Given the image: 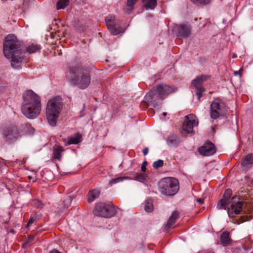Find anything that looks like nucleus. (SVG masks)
<instances>
[{
  "mask_svg": "<svg viewBox=\"0 0 253 253\" xmlns=\"http://www.w3.org/2000/svg\"><path fill=\"white\" fill-rule=\"evenodd\" d=\"M198 151L201 155L209 156L213 155L216 152V148L212 143L207 141L203 146L198 149Z\"/></svg>",
  "mask_w": 253,
  "mask_h": 253,
  "instance_id": "obj_14",
  "label": "nucleus"
},
{
  "mask_svg": "<svg viewBox=\"0 0 253 253\" xmlns=\"http://www.w3.org/2000/svg\"><path fill=\"white\" fill-rule=\"evenodd\" d=\"M3 135L5 141L9 143L14 142L20 138L18 129L16 126L5 128L3 131Z\"/></svg>",
  "mask_w": 253,
  "mask_h": 253,
  "instance_id": "obj_11",
  "label": "nucleus"
},
{
  "mask_svg": "<svg viewBox=\"0 0 253 253\" xmlns=\"http://www.w3.org/2000/svg\"><path fill=\"white\" fill-rule=\"evenodd\" d=\"M197 202L200 203V204H203L204 203V200L202 199L201 198H198L197 199Z\"/></svg>",
  "mask_w": 253,
  "mask_h": 253,
  "instance_id": "obj_42",
  "label": "nucleus"
},
{
  "mask_svg": "<svg viewBox=\"0 0 253 253\" xmlns=\"http://www.w3.org/2000/svg\"><path fill=\"white\" fill-rule=\"evenodd\" d=\"M72 74L71 81L72 84L80 88H87L90 83V71L81 64H78L70 69Z\"/></svg>",
  "mask_w": 253,
  "mask_h": 253,
  "instance_id": "obj_4",
  "label": "nucleus"
},
{
  "mask_svg": "<svg viewBox=\"0 0 253 253\" xmlns=\"http://www.w3.org/2000/svg\"><path fill=\"white\" fill-rule=\"evenodd\" d=\"M41 48V46L40 44L33 43L26 47V51L29 54L34 53L40 50Z\"/></svg>",
  "mask_w": 253,
  "mask_h": 253,
  "instance_id": "obj_25",
  "label": "nucleus"
},
{
  "mask_svg": "<svg viewBox=\"0 0 253 253\" xmlns=\"http://www.w3.org/2000/svg\"><path fill=\"white\" fill-rule=\"evenodd\" d=\"M39 218L37 217L34 218L33 217H31L27 224V227H28L30 226L32 224H33L34 222H36L38 220Z\"/></svg>",
  "mask_w": 253,
  "mask_h": 253,
  "instance_id": "obj_36",
  "label": "nucleus"
},
{
  "mask_svg": "<svg viewBox=\"0 0 253 253\" xmlns=\"http://www.w3.org/2000/svg\"><path fill=\"white\" fill-rule=\"evenodd\" d=\"M128 179V177L126 176H120L115 178H112L110 180V183L111 184H116L117 183L122 182L125 179Z\"/></svg>",
  "mask_w": 253,
  "mask_h": 253,
  "instance_id": "obj_31",
  "label": "nucleus"
},
{
  "mask_svg": "<svg viewBox=\"0 0 253 253\" xmlns=\"http://www.w3.org/2000/svg\"><path fill=\"white\" fill-rule=\"evenodd\" d=\"M105 22L108 29L111 28L115 24V17L113 15L108 16L105 19Z\"/></svg>",
  "mask_w": 253,
  "mask_h": 253,
  "instance_id": "obj_28",
  "label": "nucleus"
},
{
  "mask_svg": "<svg viewBox=\"0 0 253 253\" xmlns=\"http://www.w3.org/2000/svg\"><path fill=\"white\" fill-rule=\"evenodd\" d=\"M239 199L238 196L233 197L230 201L221 199L217 205V209L226 210L227 208L229 216L233 217L236 214H239L242 210L243 202L239 201Z\"/></svg>",
  "mask_w": 253,
  "mask_h": 253,
  "instance_id": "obj_6",
  "label": "nucleus"
},
{
  "mask_svg": "<svg viewBox=\"0 0 253 253\" xmlns=\"http://www.w3.org/2000/svg\"><path fill=\"white\" fill-rule=\"evenodd\" d=\"M111 33L114 35H117L123 31V28L121 27H116L115 24L112 26V27L108 29Z\"/></svg>",
  "mask_w": 253,
  "mask_h": 253,
  "instance_id": "obj_29",
  "label": "nucleus"
},
{
  "mask_svg": "<svg viewBox=\"0 0 253 253\" xmlns=\"http://www.w3.org/2000/svg\"><path fill=\"white\" fill-rule=\"evenodd\" d=\"M198 125V122L196 121V116L193 114H189L185 116L183 129L188 133H193V127L197 126Z\"/></svg>",
  "mask_w": 253,
  "mask_h": 253,
  "instance_id": "obj_12",
  "label": "nucleus"
},
{
  "mask_svg": "<svg viewBox=\"0 0 253 253\" xmlns=\"http://www.w3.org/2000/svg\"><path fill=\"white\" fill-rule=\"evenodd\" d=\"M226 112V109L224 102L219 98L214 99L210 106L211 118L215 120L223 116Z\"/></svg>",
  "mask_w": 253,
  "mask_h": 253,
  "instance_id": "obj_9",
  "label": "nucleus"
},
{
  "mask_svg": "<svg viewBox=\"0 0 253 253\" xmlns=\"http://www.w3.org/2000/svg\"><path fill=\"white\" fill-rule=\"evenodd\" d=\"M63 106L62 98L55 96L50 99L46 107V116L49 124L55 126Z\"/></svg>",
  "mask_w": 253,
  "mask_h": 253,
  "instance_id": "obj_5",
  "label": "nucleus"
},
{
  "mask_svg": "<svg viewBox=\"0 0 253 253\" xmlns=\"http://www.w3.org/2000/svg\"><path fill=\"white\" fill-rule=\"evenodd\" d=\"M237 57V55H236V53H233V54H232V57L233 58H236Z\"/></svg>",
  "mask_w": 253,
  "mask_h": 253,
  "instance_id": "obj_44",
  "label": "nucleus"
},
{
  "mask_svg": "<svg viewBox=\"0 0 253 253\" xmlns=\"http://www.w3.org/2000/svg\"><path fill=\"white\" fill-rule=\"evenodd\" d=\"M241 71H242L241 69H240L239 71H235L234 73V75L236 76L239 75L240 77H241Z\"/></svg>",
  "mask_w": 253,
  "mask_h": 253,
  "instance_id": "obj_41",
  "label": "nucleus"
},
{
  "mask_svg": "<svg viewBox=\"0 0 253 253\" xmlns=\"http://www.w3.org/2000/svg\"><path fill=\"white\" fill-rule=\"evenodd\" d=\"M160 191L163 194L172 196L179 190L178 180L173 177H165L162 179L158 183Z\"/></svg>",
  "mask_w": 253,
  "mask_h": 253,
  "instance_id": "obj_7",
  "label": "nucleus"
},
{
  "mask_svg": "<svg viewBox=\"0 0 253 253\" xmlns=\"http://www.w3.org/2000/svg\"><path fill=\"white\" fill-rule=\"evenodd\" d=\"M144 209L146 211L150 212L153 210V205L152 201L150 200H146L145 203Z\"/></svg>",
  "mask_w": 253,
  "mask_h": 253,
  "instance_id": "obj_30",
  "label": "nucleus"
},
{
  "mask_svg": "<svg viewBox=\"0 0 253 253\" xmlns=\"http://www.w3.org/2000/svg\"><path fill=\"white\" fill-rule=\"evenodd\" d=\"M16 126L19 133V137L22 135L32 134L34 132V129L29 124L24 123Z\"/></svg>",
  "mask_w": 253,
  "mask_h": 253,
  "instance_id": "obj_15",
  "label": "nucleus"
},
{
  "mask_svg": "<svg viewBox=\"0 0 253 253\" xmlns=\"http://www.w3.org/2000/svg\"><path fill=\"white\" fill-rule=\"evenodd\" d=\"M138 0H127L126 6L124 8V11L126 13L129 14L134 8V5Z\"/></svg>",
  "mask_w": 253,
  "mask_h": 253,
  "instance_id": "obj_23",
  "label": "nucleus"
},
{
  "mask_svg": "<svg viewBox=\"0 0 253 253\" xmlns=\"http://www.w3.org/2000/svg\"><path fill=\"white\" fill-rule=\"evenodd\" d=\"M177 37L187 38L191 33V26L189 24H182L177 25L176 27Z\"/></svg>",
  "mask_w": 253,
  "mask_h": 253,
  "instance_id": "obj_13",
  "label": "nucleus"
},
{
  "mask_svg": "<svg viewBox=\"0 0 253 253\" xmlns=\"http://www.w3.org/2000/svg\"><path fill=\"white\" fill-rule=\"evenodd\" d=\"M235 253H247V250L245 247L243 246H240L236 248L234 251Z\"/></svg>",
  "mask_w": 253,
  "mask_h": 253,
  "instance_id": "obj_34",
  "label": "nucleus"
},
{
  "mask_svg": "<svg viewBox=\"0 0 253 253\" xmlns=\"http://www.w3.org/2000/svg\"><path fill=\"white\" fill-rule=\"evenodd\" d=\"M82 135L80 133H75L73 136L68 138L67 144H77L81 141Z\"/></svg>",
  "mask_w": 253,
  "mask_h": 253,
  "instance_id": "obj_21",
  "label": "nucleus"
},
{
  "mask_svg": "<svg viewBox=\"0 0 253 253\" xmlns=\"http://www.w3.org/2000/svg\"><path fill=\"white\" fill-rule=\"evenodd\" d=\"M147 165V162L146 161H144L143 162L142 166H141V170L143 171V172H145L146 171V165Z\"/></svg>",
  "mask_w": 253,
  "mask_h": 253,
  "instance_id": "obj_38",
  "label": "nucleus"
},
{
  "mask_svg": "<svg viewBox=\"0 0 253 253\" xmlns=\"http://www.w3.org/2000/svg\"><path fill=\"white\" fill-rule=\"evenodd\" d=\"M3 52L5 57L9 60L11 67L15 69L21 68L24 59L22 45L14 35H8L5 38Z\"/></svg>",
  "mask_w": 253,
  "mask_h": 253,
  "instance_id": "obj_1",
  "label": "nucleus"
},
{
  "mask_svg": "<svg viewBox=\"0 0 253 253\" xmlns=\"http://www.w3.org/2000/svg\"><path fill=\"white\" fill-rule=\"evenodd\" d=\"M21 107L22 114L27 118L34 119L40 114L42 109L40 97L32 90H27L23 93Z\"/></svg>",
  "mask_w": 253,
  "mask_h": 253,
  "instance_id": "obj_2",
  "label": "nucleus"
},
{
  "mask_svg": "<svg viewBox=\"0 0 253 253\" xmlns=\"http://www.w3.org/2000/svg\"><path fill=\"white\" fill-rule=\"evenodd\" d=\"M34 238V236H29L28 237V239H27V242L26 243L27 244V243H30L32 242L33 241Z\"/></svg>",
  "mask_w": 253,
  "mask_h": 253,
  "instance_id": "obj_39",
  "label": "nucleus"
},
{
  "mask_svg": "<svg viewBox=\"0 0 253 253\" xmlns=\"http://www.w3.org/2000/svg\"><path fill=\"white\" fill-rule=\"evenodd\" d=\"M49 253H61L60 252H59L58 250H52V251H51Z\"/></svg>",
  "mask_w": 253,
  "mask_h": 253,
  "instance_id": "obj_43",
  "label": "nucleus"
},
{
  "mask_svg": "<svg viewBox=\"0 0 253 253\" xmlns=\"http://www.w3.org/2000/svg\"><path fill=\"white\" fill-rule=\"evenodd\" d=\"M69 0H58L56 3L57 9H64L68 4Z\"/></svg>",
  "mask_w": 253,
  "mask_h": 253,
  "instance_id": "obj_27",
  "label": "nucleus"
},
{
  "mask_svg": "<svg viewBox=\"0 0 253 253\" xmlns=\"http://www.w3.org/2000/svg\"><path fill=\"white\" fill-rule=\"evenodd\" d=\"M148 151H149V149L147 147H145L143 150V154L144 156L146 155L148 153Z\"/></svg>",
  "mask_w": 253,
  "mask_h": 253,
  "instance_id": "obj_40",
  "label": "nucleus"
},
{
  "mask_svg": "<svg viewBox=\"0 0 253 253\" xmlns=\"http://www.w3.org/2000/svg\"><path fill=\"white\" fill-rule=\"evenodd\" d=\"M117 213L115 207L100 202L95 204L93 213L95 215L104 218H110L114 216Z\"/></svg>",
  "mask_w": 253,
  "mask_h": 253,
  "instance_id": "obj_8",
  "label": "nucleus"
},
{
  "mask_svg": "<svg viewBox=\"0 0 253 253\" xmlns=\"http://www.w3.org/2000/svg\"><path fill=\"white\" fill-rule=\"evenodd\" d=\"M210 78L211 76L210 75H201L197 76L192 82V84L196 89V94L199 101H200L203 93L205 91V89L202 86V84L204 82L207 81Z\"/></svg>",
  "mask_w": 253,
  "mask_h": 253,
  "instance_id": "obj_10",
  "label": "nucleus"
},
{
  "mask_svg": "<svg viewBox=\"0 0 253 253\" xmlns=\"http://www.w3.org/2000/svg\"><path fill=\"white\" fill-rule=\"evenodd\" d=\"M100 194V191L97 189H94L89 191L87 194V201L89 203L92 202L98 198Z\"/></svg>",
  "mask_w": 253,
  "mask_h": 253,
  "instance_id": "obj_20",
  "label": "nucleus"
},
{
  "mask_svg": "<svg viewBox=\"0 0 253 253\" xmlns=\"http://www.w3.org/2000/svg\"><path fill=\"white\" fill-rule=\"evenodd\" d=\"M253 165V154H249L243 158L241 165L243 168L247 170Z\"/></svg>",
  "mask_w": 253,
  "mask_h": 253,
  "instance_id": "obj_16",
  "label": "nucleus"
},
{
  "mask_svg": "<svg viewBox=\"0 0 253 253\" xmlns=\"http://www.w3.org/2000/svg\"><path fill=\"white\" fill-rule=\"evenodd\" d=\"M33 203V205L37 208H42V204L41 202L38 199L34 200Z\"/></svg>",
  "mask_w": 253,
  "mask_h": 253,
  "instance_id": "obj_35",
  "label": "nucleus"
},
{
  "mask_svg": "<svg viewBox=\"0 0 253 253\" xmlns=\"http://www.w3.org/2000/svg\"><path fill=\"white\" fill-rule=\"evenodd\" d=\"M177 90V88L173 86L165 84H158L146 94L145 98L153 107L156 108L159 106L160 101L164 100L169 94L175 92Z\"/></svg>",
  "mask_w": 253,
  "mask_h": 253,
  "instance_id": "obj_3",
  "label": "nucleus"
},
{
  "mask_svg": "<svg viewBox=\"0 0 253 253\" xmlns=\"http://www.w3.org/2000/svg\"><path fill=\"white\" fill-rule=\"evenodd\" d=\"M179 213L174 211L172 212L171 215L169 216L166 225L167 230L171 228L173 225L175 223L176 220L179 218Z\"/></svg>",
  "mask_w": 253,
  "mask_h": 253,
  "instance_id": "obj_18",
  "label": "nucleus"
},
{
  "mask_svg": "<svg viewBox=\"0 0 253 253\" xmlns=\"http://www.w3.org/2000/svg\"><path fill=\"white\" fill-rule=\"evenodd\" d=\"M232 194V190L230 189H227L225 190L224 194H223V197L222 199H225V200L227 201H230L231 200L230 198V196Z\"/></svg>",
  "mask_w": 253,
  "mask_h": 253,
  "instance_id": "obj_32",
  "label": "nucleus"
},
{
  "mask_svg": "<svg viewBox=\"0 0 253 253\" xmlns=\"http://www.w3.org/2000/svg\"><path fill=\"white\" fill-rule=\"evenodd\" d=\"M168 144L171 147H176L178 145L180 142L179 138L176 134L169 135L167 139Z\"/></svg>",
  "mask_w": 253,
  "mask_h": 253,
  "instance_id": "obj_19",
  "label": "nucleus"
},
{
  "mask_svg": "<svg viewBox=\"0 0 253 253\" xmlns=\"http://www.w3.org/2000/svg\"><path fill=\"white\" fill-rule=\"evenodd\" d=\"M142 2L147 10H153L157 5V0H142Z\"/></svg>",
  "mask_w": 253,
  "mask_h": 253,
  "instance_id": "obj_24",
  "label": "nucleus"
},
{
  "mask_svg": "<svg viewBox=\"0 0 253 253\" xmlns=\"http://www.w3.org/2000/svg\"><path fill=\"white\" fill-rule=\"evenodd\" d=\"M136 179L139 181L144 180L145 179V175L142 173H136Z\"/></svg>",
  "mask_w": 253,
  "mask_h": 253,
  "instance_id": "obj_37",
  "label": "nucleus"
},
{
  "mask_svg": "<svg viewBox=\"0 0 253 253\" xmlns=\"http://www.w3.org/2000/svg\"><path fill=\"white\" fill-rule=\"evenodd\" d=\"M194 4L197 6H203L209 4L211 0H190Z\"/></svg>",
  "mask_w": 253,
  "mask_h": 253,
  "instance_id": "obj_26",
  "label": "nucleus"
},
{
  "mask_svg": "<svg viewBox=\"0 0 253 253\" xmlns=\"http://www.w3.org/2000/svg\"><path fill=\"white\" fill-rule=\"evenodd\" d=\"M162 115L163 116H166L167 115V113L166 112H164V113H163Z\"/></svg>",
  "mask_w": 253,
  "mask_h": 253,
  "instance_id": "obj_45",
  "label": "nucleus"
},
{
  "mask_svg": "<svg viewBox=\"0 0 253 253\" xmlns=\"http://www.w3.org/2000/svg\"><path fill=\"white\" fill-rule=\"evenodd\" d=\"M64 151V148L59 145H55L53 147V158L60 161L61 159V153Z\"/></svg>",
  "mask_w": 253,
  "mask_h": 253,
  "instance_id": "obj_22",
  "label": "nucleus"
},
{
  "mask_svg": "<svg viewBox=\"0 0 253 253\" xmlns=\"http://www.w3.org/2000/svg\"><path fill=\"white\" fill-rule=\"evenodd\" d=\"M220 242L221 245L224 247H227L230 245L231 239L228 232L224 231L222 233L220 237Z\"/></svg>",
  "mask_w": 253,
  "mask_h": 253,
  "instance_id": "obj_17",
  "label": "nucleus"
},
{
  "mask_svg": "<svg viewBox=\"0 0 253 253\" xmlns=\"http://www.w3.org/2000/svg\"><path fill=\"white\" fill-rule=\"evenodd\" d=\"M164 161L162 160H159L154 162L153 164V167L155 169H158L163 167Z\"/></svg>",
  "mask_w": 253,
  "mask_h": 253,
  "instance_id": "obj_33",
  "label": "nucleus"
}]
</instances>
